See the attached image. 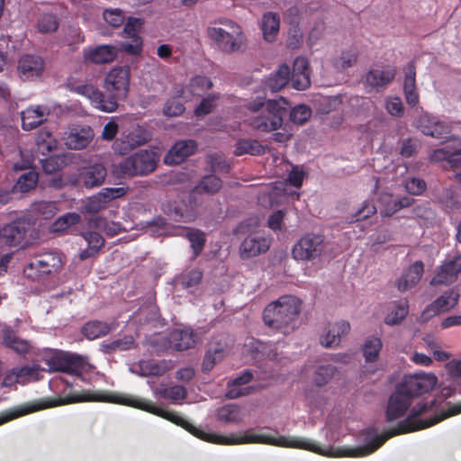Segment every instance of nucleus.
I'll use <instances>...</instances> for the list:
<instances>
[{
	"instance_id": "72a5a7b5",
	"label": "nucleus",
	"mask_w": 461,
	"mask_h": 461,
	"mask_svg": "<svg viewBox=\"0 0 461 461\" xmlns=\"http://www.w3.org/2000/svg\"><path fill=\"white\" fill-rule=\"evenodd\" d=\"M113 330V326L102 321H89L82 327V334L89 340L107 335Z\"/></svg>"
},
{
	"instance_id": "4c0bfd02",
	"label": "nucleus",
	"mask_w": 461,
	"mask_h": 461,
	"mask_svg": "<svg viewBox=\"0 0 461 461\" xmlns=\"http://www.w3.org/2000/svg\"><path fill=\"white\" fill-rule=\"evenodd\" d=\"M58 141L52 133L47 130H41L36 137L37 152L47 156L57 149Z\"/></svg>"
},
{
	"instance_id": "9d476101",
	"label": "nucleus",
	"mask_w": 461,
	"mask_h": 461,
	"mask_svg": "<svg viewBox=\"0 0 461 461\" xmlns=\"http://www.w3.org/2000/svg\"><path fill=\"white\" fill-rule=\"evenodd\" d=\"M461 273V253L447 258L438 267L430 281L432 285H449L458 279Z\"/></svg>"
},
{
	"instance_id": "0e129e2a",
	"label": "nucleus",
	"mask_w": 461,
	"mask_h": 461,
	"mask_svg": "<svg viewBox=\"0 0 461 461\" xmlns=\"http://www.w3.org/2000/svg\"><path fill=\"white\" fill-rule=\"evenodd\" d=\"M291 84L296 90H305L311 85L310 73H292Z\"/></svg>"
},
{
	"instance_id": "aec40b11",
	"label": "nucleus",
	"mask_w": 461,
	"mask_h": 461,
	"mask_svg": "<svg viewBox=\"0 0 461 461\" xmlns=\"http://www.w3.org/2000/svg\"><path fill=\"white\" fill-rule=\"evenodd\" d=\"M44 68L42 59L36 55H23L19 59L18 70L25 79H31L41 75Z\"/></svg>"
},
{
	"instance_id": "8fccbe9b",
	"label": "nucleus",
	"mask_w": 461,
	"mask_h": 461,
	"mask_svg": "<svg viewBox=\"0 0 461 461\" xmlns=\"http://www.w3.org/2000/svg\"><path fill=\"white\" fill-rule=\"evenodd\" d=\"M382 348V341L378 338L368 339L363 346V354L366 362H375Z\"/></svg>"
},
{
	"instance_id": "bf43d9fd",
	"label": "nucleus",
	"mask_w": 461,
	"mask_h": 461,
	"mask_svg": "<svg viewBox=\"0 0 461 461\" xmlns=\"http://www.w3.org/2000/svg\"><path fill=\"white\" fill-rule=\"evenodd\" d=\"M161 397L171 401H180L185 399L187 391L182 385H173L160 391Z\"/></svg>"
},
{
	"instance_id": "864d4df0",
	"label": "nucleus",
	"mask_w": 461,
	"mask_h": 461,
	"mask_svg": "<svg viewBox=\"0 0 461 461\" xmlns=\"http://www.w3.org/2000/svg\"><path fill=\"white\" fill-rule=\"evenodd\" d=\"M312 116V109L306 104H298L290 111V120L296 124H303Z\"/></svg>"
},
{
	"instance_id": "423d86ee",
	"label": "nucleus",
	"mask_w": 461,
	"mask_h": 461,
	"mask_svg": "<svg viewBox=\"0 0 461 461\" xmlns=\"http://www.w3.org/2000/svg\"><path fill=\"white\" fill-rule=\"evenodd\" d=\"M325 251L324 236L307 233L294 245L292 256L297 261H314L320 259Z\"/></svg>"
},
{
	"instance_id": "338daca9",
	"label": "nucleus",
	"mask_w": 461,
	"mask_h": 461,
	"mask_svg": "<svg viewBox=\"0 0 461 461\" xmlns=\"http://www.w3.org/2000/svg\"><path fill=\"white\" fill-rule=\"evenodd\" d=\"M128 190V187H105L103 188L100 192L102 193L103 197L109 203L114 199L124 196Z\"/></svg>"
},
{
	"instance_id": "a18cd8bd",
	"label": "nucleus",
	"mask_w": 461,
	"mask_h": 461,
	"mask_svg": "<svg viewBox=\"0 0 461 461\" xmlns=\"http://www.w3.org/2000/svg\"><path fill=\"white\" fill-rule=\"evenodd\" d=\"M31 211L43 219H51L57 213L58 207L52 201H38L31 204Z\"/></svg>"
},
{
	"instance_id": "6e6d98bb",
	"label": "nucleus",
	"mask_w": 461,
	"mask_h": 461,
	"mask_svg": "<svg viewBox=\"0 0 461 461\" xmlns=\"http://www.w3.org/2000/svg\"><path fill=\"white\" fill-rule=\"evenodd\" d=\"M387 198L392 202V208H387L385 210L381 211V214L384 216H392L393 213L398 212L399 210L409 207L411 205L414 201L412 198L408 196H403L399 199H394L393 195H388Z\"/></svg>"
},
{
	"instance_id": "bb28decb",
	"label": "nucleus",
	"mask_w": 461,
	"mask_h": 461,
	"mask_svg": "<svg viewBox=\"0 0 461 461\" xmlns=\"http://www.w3.org/2000/svg\"><path fill=\"white\" fill-rule=\"evenodd\" d=\"M81 236L87 242V248L79 253V259L86 260L95 256L104 245V237L95 230L83 231Z\"/></svg>"
},
{
	"instance_id": "6ab92c4d",
	"label": "nucleus",
	"mask_w": 461,
	"mask_h": 461,
	"mask_svg": "<svg viewBox=\"0 0 461 461\" xmlns=\"http://www.w3.org/2000/svg\"><path fill=\"white\" fill-rule=\"evenodd\" d=\"M3 344L20 356H25L30 353L33 345L29 339H22L16 331L10 328H5L1 330Z\"/></svg>"
},
{
	"instance_id": "49530a36",
	"label": "nucleus",
	"mask_w": 461,
	"mask_h": 461,
	"mask_svg": "<svg viewBox=\"0 0 461 461\" xmlns=\"http://www.w3.org/2000/svg\"><path fill=\"white\" fill-rule=\"evenodd\" d=\"M206 162L212 173L228 174L230 170V164L221 154L213 153L207 155Z\"/></svg>"
},
{
	"instance_id": "79ce46f5",
	"label": "nucleus",
	"mask_w": 461,
	"mask_h": 461,
	"mask_svg": "<svg viewBox=\"0 0 461 461\" xmlns=\"http://www.w3.org/2000/svg\"><path fill=\"white\" fill-rule=\"evenodd\" d=\"M87 227L90 230H103L110 236L117 235L120 231L119 224L114 222L110 224L106 219L97 216L92 217L87 221Z\"/></svg>"
},
{
	"instance_id": "2eb2a0df",
	"label": "nucleus",
	"mask_w": 461,
	"mask_h": 461,
	"mask_svg": "<svg viewBox=\"0 0 461 461\" xmlns=\"http://www.w3.org/2000/svg\"><path fill=\"white\" fill-rule=\"evenodd\" d=\"M107 171L102 164H94L80 169L77 183L86 188L100 186L106 177Z\"/></svg>"
},
{
	"instance_id": "ea45409f",
	"label": "nucleus",
	"mask_w": 461,
	"mask_h": 461,
	"mask_svg": "<svg viewBox=\"0 0 461 461\" xmlns=\"http://www.w3.org/2000/svg\"><path fill=\"white\" fill-rule=\"evenodd\" d=\"M409 312V303L406 299L398 301L393 304L392 311L386 315L384 321L388 325L400 323Z\"/></svg>"
},
{
	"instance_id": "052dcab7",
	"label": "nucleus",
	"mask_w": 461,
	"mask_h": 461,
	"mask_svg": "<svg viewBox=\"0 0 461 461\" xmlns=\"http://www.w3.org/2000/svg\"><path fill=\"white\" fill-rule=\"evenodd\" d=\"M203 278V272L199 269H192L180 277L182 285L185 288L194 287L200 284Z\"/></svg>"
},
{
	"instance_id": "3c124183",
	"label": "nucleus",
	"mask_w": 461,
	"mask_h": 461,
	"mask_svg": "<svg viewBox=\"0 0 461 461\" xmlns=\"http://www.w3.org/2000/svg\"><path fill=\"white\" fill-rule=\"evenodd\" d=\"M337 372V368L332 365H323L318 366L315 371L314 383L318 386L327 384Z\"/></svg>"
},
{
	"instance_id": "ddd939ff",
	"label": "nucleus",
	"mask_w": 461,
	"mask_h": 461,
	"mask_svg": "<svg viewBox=\"0 0 461 461\" xmlns=\"http://www.w3.org/2000/svg\"><path fill=\"white\" fill-rule=\"evenodd\" d=\"M411 400L402 391L396 387L395 392L390 396L386 408V420L393 422L404 416L411 406Z\"/></svg>"
},
{
	"instance_id": "6e6552de",
	"label": "nucleus",
	"mask_w": 461,
	"mask_h": 461,
	"mask_svg": "<svg viewBox=\"0 0 461 461\" xmlns=\"http://www.w3.org/2000/svg\"><path fill=\"white\" fill-rule=\"evenodd\" d=\"M437 383L435 375L420 373L405 375L397 387L411 400L412 397L430 392Z\"/></svg>"
},
{
	"instance_id": "1a4fd4ad",
	"label": "nucleus",
	"mask_w": 461,
	"mask_h": 461,
	"mask_svg": "<svg viewBox=\"0 0 461 461\" xmlns=\"http://www.w3.org/2000/svg\"><path fill=\"white\" fill-rule=\"evenodd\" d=\"M86 364V357L68 352L54 353L50 360V366L52 369L71 375L82 373Z\"/></svg>"
},
{
	"instance_id": "c756f323",
	"label": "nucleus",
	"mask_w": 461,
	"mask_h": 461,
	"mask_svg": "<svg viewBox=\"0 0 461 461\" xmlns=\"http://www.w3.org/2000/svg\"><path fill=\"white\" fill-rule=\"evenodd\" d=\"M169 341L178 351L193 348L195 344L194 334L190 330H175L170 333Z\"/></svg>"
},
{
	"instance_id": "58836bf2",
	"label": "nucleus",
	"mask_w": 461,
	"mask_h": 461,
	"mask_svg": "<svg viewBox=\"0 0 461 461\" xmlns=\"http://www.w3.org/2000/svg\"><path fill=\"white\" fill-rule=\"evenodd\" d=\"M265 152L264 147L257 140L240 139L237 141L234 149L235 156L250 154L252 156L261 155Z\"/></svg>"
},
{
	"instance_id": "a19ab883",
	"label": "nucleus",
	"mask_w": 461,
	"mask_h": 461,
	"mask_svg": "<svg viewBox=\"0 0 461 461\" xmlns=\"http://www.w3.org/2000/svg\"><path fill=\"white\" fill-rule=\"evenodd\" d=\"M217 418L224 423H239L242 420L241 410L236 404H226L218 410Z\"/></svg>"
},
{
	"instance_id": "680f3d73",
	"label": "nucleus",
	"mask_w": 461,
	"mask_h": 461,
	"mask_svg": "<svg viewBox=\"0 0 461 461\" xmlns=\"http://www.w3.org/2000/svg\"><path fill=\"white\" fill-rule=\"evenodd\" d=\"M212 86V82L211 79L205 76H196L194 77L189 84V87L191 88V91L194 95H199L196 93V90H208Z\"/></svg>"
},
{
	"instance_id": "39448f33",
	"label": "nucleus",
	"mask_w": 461,
	"mask_h": 461,
	"mask_svg": "<svg viewBox=\"0 0 461 461\" xmlns=\"http://www.w3.org/2000/svg\"><path fill=\"white\" fill-rule=\"evenodd\" d=\"M286 101L268 100L266 110L260 114L250 118L249 125L258 131L270 132L279 129L283 124V117L286 113Z\"/></svg>"
},
{
	"instance_id": "774afa93",
	"label": "nucleus",
	"mask_w": 461,
	"mask_h": 461,
	"mask_svg": "<svg viewBox=\"0 0 461 461\" xmlns=\"http://www.w3.org/2000/svg\"><path fill=\"white\" fill-rule=\"evenodd\" d=\"M131 42L122 44V49L128 54L140 55L142 51V40L140 37L130 38Z\"/></svg>"
},
{
	"instance_id": "393cba45",
	"label": "nucleus",
	"mask_w": 461,
	"mask_h": 461,
	"mask_svg": "<svg viewBox=\"0 0 461 461\" xmlns=\"http://www.w3.org/2000/svg\"><path fill=\"white\" fill-rule=\"evenodd\" d=\"M211 38L216 41L218 46L225 52L239 50L241 41L222 28H212L210 30Z\"/></svg>"
},
{
	"instance_id": "f3484780",
	"label": "nucleus",
	"mask_w": 461,
	"mask_h": 461,
	"mask_svg": "<svg viewBox=\"0 0 461 461\" xmlns=\"http://www.w3.org/2000/svg\"><path fill=\"white\" fill-rule=\"evenodd\" d=\"M197 149V143L194 140L176 141L165 156L164 161L168 165H178L192 156Z\"/></svg>"
},
{
	"instance_id": "c9c22d12",
	"label": "nucleus",
	"mask_w": 461,
	"mask_h": 461,
	"mask_svg": "<svg viewBox=\"0 0 461 461\" xmlns=\"http://www.w3.org/2000/svg\"><path fill=\"white\" fill-rule=\"evenodd\" d=\"M184 231L182 235L189 240L195 258L201 254L205 246V233L201 230L192 228H185Z\"/></svg>"
},
{
	"instance_id": "cd10ccee",
	"label": "nucleus",
	"mask_w": 461,
	"mask_h": 461,
	"mask_svg": "<svg viewBox=\"0 0 461 461\" xmlns=\"http://www.w3.org/2000/svg\"><path fill=\"white\" fill-rule=\"evenodd\" d=\"M36 411H39V401L7 409L0 412V425Z\"/></svg>"
},
{
	"instance_id": "13d9d810",
	"label": "nucleus",
	"mask_w": 461,
	"mask_h": 461,
	"mask_svg": "<svg viewBox=\"0 0 461 461\" xmlns=\"http://www.w3.org/2000/svg\"><path fill=\"white\" fill-rule=\"evenodd\" d=\"M405 190L412 195H420L427 188L426 182L419 177H409L404 181Z\"/></svg>"
},
{
	"instance_id": "e433bc0d",
	"label": "nucleus",
	"mask_w": 461,
	"mask_h": 461,
	"mask_svg": "<svg viewBox=\"0 0 461 461\" xmlns=\"http://www.w3.org/2000/svg\"><path fill=\"white\" fill-rule=\"evenodd\" d=\"M221 186L222 180L214 174H210L208 176H204L200 180L198 185H195L194 191L199 194H214L220 191Z\"/></svg>"
},
{
	"instance_id": "de8ad7c7",
	"label": "nucleus",
	"mask_w": 461,
	"mask_h": 461,
	"mask_svg": "<svg viewBox=\"0 0 461 461\" xmlns=\"http://www.w3.org/2000/svg\"><path fill=\"white\" fill-rule=\"evenodd\" d=\"M108 203L103 197L102 193L98 192L96 194L89 197L82 206L83 213H97L105 209Z\"/></svg>"
},
{
	"instance_id": "9b49d317",
	"label": "nucleus",
	"mask_w": 461,
	"mask_h": 461,
	"mask_svg": "<svg viewBox=\"0 0 461 461\" xmlns=\"http://www.w3.org/2000/svg\"><path fill=\"white\" fill-rule=\"evenodd\" d=\"M74 91L90 100L92 105L104 113L115 112L118 108V104L113 98L107 96L99 91L94 85L80 84L74 86Z\"/></svg>"
},
{
	"instance_id": "5701e85b",
	"label": "nucleus",
	"mask_w": 461,
	"mask_h": 461,
	"mask_svg": "<svg viewBox=\"0 0 461 461\" xmlns=\"http://www.w3.org/2000/svg\"><path fill=\"white\" fill-rule=\"evenodd\" d=\"M50 113V110L46 106L37 105L35 107H28L26 110L22 112V127L25 131H31L44 121L47 120V116Z\"/></svg>"
},
{
	"instance_id": "7ed1b4c3",
	"label": "nucleus",
	"mask_w": 461,
	"mask_h": 461,
	"mask_svg": "<svg viewBox=\"0 0 461 461\" xmlns=\"http://www.w3.org/2000/svg\"><path fill=\"white\" fill-rule=\"evenodd\" d=\"M63 264L61 255L56 251L35 254L24 267L23 275L32 281L44 282L59 274Z\"/></svg>"
},
{
	"instance_id": "c03bdc74",
	"label": "nucleus",
	"mask_w": 461,
	"mask_h": 461,
	"mask_svg": "<svg viewBox=\"0 0 461 461\" xmlns=\"http://www.w3.org/2000/svg\"><path fill=\"white\" fill-rule=\"evenodd\" d=\"M39 176L35 171H29L23 174L14 185L16 192L28 193L37 185Z\"/></svg>"
},
{
	"instance_id": "f8f14e48",
	"label": "nucleus",
	"mask_w": 461,
	"mask_h": 461,
	"mask_svg": "<svg viewBox=\"0 0 461 461\" xmlns=\"http://www.w3.org/2000/svg\"><path fill=\"white\" fill-rule=\"evenodd\" d=\"M269 247V239L259 234H250L241 242L240 255L241 258L248 259L266 253Z\"/></svg>"
},
{
	"instance_id": "5fc2aeb1",
	"label": "nucleus",
	"mask_w": 461,
	"mask_h": 461,
	"mask_svg": "<svg viewBox=\"0 0 461 461\" xmlns=\"http://www.w3.org/2000/svg\"><path fill=\"white\" fill-rule=\"evenodd\" d=\"M218 99L219 95L215 94H212L204 97L194 109L195 116L200 117L211 113L216 106V101Z\"/></svg>"
},
{
	"instance_id": "412c9836",
	"label": "nucleus",
	"mask_w": 461,
	"mask_h": 461,
	"mask_svg": "<svg viewBox=\"0 0 461 461\" xmlns=\"http://www.w3.org/2000/svg\"><path fill=\"white\" fill-rule=\"evenodd\" d=\"M424 273V264L417 260L411 264L402 276L397 280V288L400 292H405L414 287L421 279Z\"/></svg>"
},
{
	"instance_id": "f03ea898",
	"label": "nucleus",
	"mask_w": 461,
	"mask_h": 461,
	"mask_svg": "<svg viewBox=\"0 0 461 461\" xmlns=\"http://www.w3.org/2000/svg\"><path fill=\"white\" fill-rule=\"evenodd\" d=\"M159 161L158 154L152 149H139L113 167L118 177L146 176L153 173Z\"/></svg>"
},
{
	"instance_id": "69168bd1",
	"label": "nucleus",
	"mask_w": 461,
	"mask_h": 461,
	"mask_svg": "<svg viewBox=\"0 0 461 461\" xmlns=\"http://www.w3.org/2000/svg\"><path fill=\"white\" fill-rule=\"evenodd\" d=\"M376 212V207L372 202L365 201L360 209L354 214L355 221H364Z\"/></svg>"
},
{
	"instance_id": "7c9ffc66",
	"label": "nucleus",
	"mask_w": 461,
	"mask_h": 461,
	"mask_svg": "<svg viewBox=\"0 0 461 461\" xmlns=\"http://www.w3.org/2000/svg\"><path fill=\"white\" fill-rule=\"evenodd\" d=\"M139 366L143 376H161L172 368L171 362L165 359L142 360Z\"/></svg>"
},
{
	"instance_id": "4be33fe9",
	"label": "nucleus",
	"mask_w": 461,
	"mask_h": 461,
	"mask_svg": "<svg viewBox=\"0 0 461 461\" xmlns=\"http://www.w3.org/2000/svg\"><path fill=\"white\" fill-rule=\"evenodd\" d=\"M85 59L94 64L110 63L117 57V49L112 45H99L84 51Z\"/></svg>"
},
{
	"instance_id": "f257e3e1",
	"label": "nucleus",
	"mask_w": 461,
	"mask_h": 461,
	"mask_svg": "<svg viewBox=\"0 0 461 461\" xmlns=\"http://www.w3.org/2000/svg\"><path fill=\"white\" fill-rule=\"evenodd\" d=\"M301 303V300L296 296H281L265 308L263 312L265 324L273 330L288 328L299 315Z\"/></svg>"
},
{
	"instance_id": "f704fd0d",
	"label": "nucleus",
	"mask_w": 461,
	"mask_h": 461,
	"mask_svg": "<svg viewBox=\"0 0 461 461\" xmlns=\"http://www.w3.org/2000/svg\"><path fill=\"white\" fill-rule=\"evenodd\" d=\"M252 373L249 370H245L240 375L235 377L234 379L228 383V391L226 393V396L229 399H236L247 394L249 393L248 389L241 390L237 387L240 385L249 384L252 380Z\"/></svg>"
},
{
	"instance_id": "a878e982",
	"label": "nucleus",
	"mask_w": 461,
	"mask_h": 461,
	"mask_svg": "<svg viewBox=\"0 0 461 461\" xmlns=\"http://www.w3.org/2000/svg\"><path fill=\"white\" fill-rule=\"evenodd\" d=\"M93 136V130L89 126L75 129L65 138V144L70 149H82L90 143Z\"/></svg>"
},
{
	"instance_id": "37998d69",
	"label": "nucleus",
	"mask_w": 461,
	"mask_h": 461,
	"mask_svg": "<svg viewBox=\"0 0 461 461\" xmlns=\"http://www.w3.org/2000/svg\"><path fill=\"white\" fill-rule=\"evenodd\" d=\"M44 158H39L41 162L42 169L47 174H53L59 171L65 165V157L60 155H51L50 153Z\"/></svg>"
},
{
	"instance_id": "a211bd4d",
	"label": "nucleus",
	"mask_w": 461,
	"mask_h": 461,
	"mask_svg": "<svg viewBox=\"0 0 461 461\" xmlns=\"http://www.w3.org/2000/svg\"><path fill=\"white\" fill-rule=\"evenodd\" d=\"M459 294L453 289H449L427 306L423 314L438 315L448 312L457 304Z\"/></svg>"
},
{
	"instance_id": "20e7f679",
	"label": "nucleus",
	"mask_w": 461,
	"mask_h": 461,
	"mask_svg": "<svg viewBox=\"0 0 461 461\" xmlns=\"http://www.w3.org/2000/svg\"><path fill=\"white\" fill-rule=\"evenodd\" d=\"M34 220L23 215L0 228V242L8 247L24 248L32 244L34 236Z\"/></svg>"
},
{
	"instance_id": "dca6fc26",
	"label": "nucleus",
	"mask_w": 461,
	"mask_h": 461,
	"mask_svg": "<svg viewBox=\"0 0 461 461\" xmlns=\"http://www.w3.org/2000/svg\"><path fill=\"white\" fill-rule=\"evenodd\" d=\"M349 330L350 324L346 321L330 323L321 336L320 342L324 348H336Z\"/></svg>"
},
{
	"instance_id": "4468645a",
	"label": "nucleus",
	"mask_w": 461,
	"mask_h": 461,
	"mask_svg": "<svg viewBox=\"0 0 461 461\" xmlns=\"http://www.w3.org/2000/svg\"><path fill=\"white\" fill-rule=\"evenodd\" d=\"M396 68L392 66H384L381 68L370 69L365 77L367 86L379 91L389 85L395 77Z\"/></svg>"
},
{
	"instance_id": "0eeeda50",
	"label": "nucleus",
	"mask_w": 461,
	"mask_h": 461,
	"mask_svg": "<svg viewBox=\"0 0 461 461\" xmlns=\"http://www.w3.org/2000/svg\"><path fill=\"white\" fill-rule=\"evenodd\" d=\"M131 71L128 66L115 67L104 78L107 98H113L116 104L124 99L129 92Z\"/></svg>"
},
{
	"instance_id": "e2e57ef3",
	"label": "nucleus",
	"mask_w": 461,
	"mask_h": 461,
	"mask_svg": "<svg viewBox=\"0 0 461 461\" xmlns=\"http://www.w3.org/2000/svg\"><path fill=\"white\" fill-rule=\"evenodd\" d=\"M104 21L111 26L117 28L120 27L124 22L123 13L119 10H105L104 12Z\"/></svg>"
},
{
	"instance_id": "b1692460",
	"label": "nucleus",
	"mask_w": 461,
	"mask_h": 461,
	"mask_svg": "<svg viewBox=\"0 0 461 461\" xmlns=\"http://www.w3.org/2000/svg\"><path fill=\"white\" fill-rule=\"evenodd\" d=\"M419 127L424 135L437 139L446 138L451 131L449 125L427 115L420 119Z\"/></svg>"
},
{
	"instance_id": "2f4dec72",
	"label": "nucleus",
	"mask_w": 461,
	"mask_h": 461,
	"mask_svg": "<svg viewBox=\"0 0 461 461\" xmlns=\"http://www.w3.org/2000/svg\"><path fill=\"white\" fill-rule=\"evenodd\" d=\"M280 29V18L279 15L273 12H267L264 14L261 23V30L263 37L267 41L272 42L276 40V37Z\"/></svg>"
},
{
	"instance_id": "c85d7f7f",
	"label": "nucleus",
	"mask_w": 461,
	"mask_h": 461,
	"mask_svg": "<svg viewBox=\"0 0 461 461\" xmlns=\"http://www.w3.org/2000/svg\"><path fill=\"white\" fill-rule=\"evenodd\" d=\"M290 68L286 64H282L276 71L271 74L265 82L266 89L271 92H278L285 86L289 81Z\"/></svg>"
},
{
	"instance_id": "603ef678",
	"label": "nucleus",
	"mask_w": 461,
	"mask_h": 461,
	"mask_svg": "<svg viewBox=\"0 0 461 461\" xmlns=\"http://www.w3.org/2000/svg\"><path fill=\"white\" fill-rule=\"evenodd\" d=\"M81 217L78 213L68 212L57 219L53 223L52 228L55 231L65 230L68 227L79 223Z\"/></svg>"
},
{
	"instance_id": "09e8293b",
	"label": "nucleus",
	"mask_w": 461,
	"mask_h": 461,
	"mask_svg": "<svg viewBox=\"0 0 461 461\" xmlns=\"http://www.w3.org/2000/svg\"><path fill=\"white\" fill-rule=\"evenodd\" d=\"M223 349L221 347L212 348L210 347L205 353L202 369L203 372L207 373L210 372L215 364L222 359L223 357Z\"/></svg>"
},
{
	"instance_id": "473e14b6",
	"label": "nucleus",
	"mask_w": 461,
	"mask_h": 461,
	"mask_svg": "<svg viewBox=\"0 0 461 461\" xmlns=\"http://www.w3.org/2000/svg\"><path fill=\"white\" fill-rule=\"evenodd\" d=\"M34 26L39 33L51 34L58 31L59 21L57 14L53 13H39Z\"/></svg>"
},
{
	"instance_id": "4d7b16f0",
	"label": "nucleus",
	"mask_w": 461,
	"mask_h": 461,
	"mask_svg": "<svg viewBox=\"0 0 461 461\" xmlns=\"http://www.w3.org/2000/svg\"><path fill=\"white\" fill-rule=\"evenodd\" d=\"M185 110L184 104L176 97L168 99L163 107V113L167 117L181 115Z\"/></svg>"
}]
</instances>
